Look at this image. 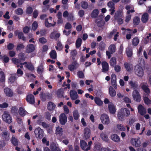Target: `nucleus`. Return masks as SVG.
<instances>
[{
  "instance_id": "1",
  "label": "nucleus",
  "mask_w": 151,
  "mask_h": 151,
  "mask_svg": "<svg viewBox=\"0 0 151 151\" xmlns=\"http://www.w3.org/2000/svg\"><path fill=\"white\" fill-rule=\"evenodd\" d=\"M130 114V111L126 108H122L118 112L117 117L120 121H123L125 116H128Z\"/></svg>"
},
{
  "instance_id": "2",
  "label": "nucleus",
  "mask_w": 151,
  "mask_h": 151,
  "mask_svg": "<svg viewBox=\"0 0 151 151\" xmlns=\"http://www.w3.org/2000/svg\"><path fill=\"white\" fill-rule=\"evenodd\" d=\"M135 74L140 77H142L144 75V72L142 68L138 65H136L134 68Z\"/></svg>"
},
{
  "instance_id": "3",
  "label": "nucleus",
  "mask_w": 151,
  "mask_h": 151,
  "mask_svg": "<svg viewBox=\"0 0 151 151\" xmlns=\"http://www.w3.org/2000/svg\"><path fill=\"white\" fill-rule=\"evenodd\" d=\"M2 118L4 122L8 124H10L12 122V117L7 112H4L2 115Z\"/></svg>"
},
{
  "instance_id": "4",
  "label": "nucleus",
  "mask_w": 151,
  "mask_h": 151,
  "mask_svg": "<svg viewBox=\"0 0 151 151\" xmlns=\"http://www.w3.org/2000/svg\"><path fill=\"white\" fill-rule=\"evenodd\" d=\"M35 137L37 138H42L43 136L44 132L40 127L36 128L34 131Z\"/></svg>"
},
{
  "instance_id": "5",
  "label": "nucleus",
  "mask_w": 151,
  "mask_h": 151,
  "mask_svg": "<svg viewBox=\"0 0 151 151\" xmlns=\"http://www.w3.org/2000/svg\"><path fill=\"white\" fill-rule=\"evenodd\" d=\"M132 96L134 101L139 102L141 101V96L137 90H134L132 93Z\"/></svg>"
},
{
  "instance_id": "6",
  "label": "nucleus",
  "mask_w": 151,
  "mask_h": 151,
  "mask_svg": "<svg viewBox=\"0 0 151 151\" xmlns=\"http://www.w3.org/2000/svg\"><path fill=\"white\" fill-rule=\"evenodd\" d=\"M67 116L64 113L61 114L59 116V122L62 125H64L67 122Z\"/></svg>"
},
{
  "instance_id": "7",
  "label": "nucleus",
  "mask_w": 151,
  "mask_h": 151,
  "mask_svg": "<svg viewBox=\"0 0 151 151\" xmlns=\"http://www.w3.org/2000/svg\"><path fill=\"white\" fill-rule=\"evenodd\" d=\"M26 100L30 104H34L35 103V97L32 94L27 95L26 97Z\"/></svg>"
},
{
  "instance_id": "8",
  "label": "nucleus",
  "mask_w": 151,
  "mask_h": 151,
  "mask_svg": "<svg viewBox=\"0 0 151 151\" xmlns=\"http://www.w3.org/2000/svg\"><path fill=\"white\" fill-rule=\"evenodd\" d=\"M80 145L82 149L85 151H87L90 149V147L88 146L87 143L84 140H80Z\"/></svg>"
},
{
  "instance_id": "9",
  "label": "nucleus",
  "mask_w": 151,
  "mask_h": 151,
  "mask_svg": "<svg viewBox=\"0 0 151 151\" xmlns=\"http://www.w3.org/2000/svg\"><path fill=\"white\" fill-rule=\"evenodd\" d=\"M101 120L103 124H108L109 123V116L106 114H103L101 115Z\"/></svg>"
},
{
  "instance_id": "10",
  "label": "nucleus",
  "mask_w": 151,
  "mask_h": 151,
  "mask_svg": "<svg viewBox=\"0 0 151 151\" xmlns=\"http://www.w3.org/2000/svg\"><path fill=\"white\" fill-rule=\"evenodd\" d=\"M79 66V64L76 61H73L72 64L69 65L68 66V69L71 71H73L74 70L77 69Z\"/></svg>"
},
{
  "instance_id": "11",
  "label": "nucleus",
  "mask_w": 151,
  "mask_h": 151,
  "mask_svg": "<svg viewBox=\"0 0 151 151\" xmlns=\"http://www.w3.org/2000/svg\"><path fill=\"white\" fill-rule=\"evenodd\" d=\"M14 34L15 36H18L19 39H22L23 41H26V37L24 36L22 32H19L18 30H16L14 32Z\"/></svg>"
},
{
  "instance_id": "12",
  "label": "nucleus",
  "mask_w": 151,
  "mask_h": 151,
  "mask_svg": "<svg viewBox=\"0 0 151 151\" xmlns=\"http://www.w3.org/2000/svg\"><path fill=\"white\" fill-rule=\"evenodd\" d=\"M4 91L6 96L9 97L13 96L14 93L10 88L7 87L4 89Z\"/></svg>"
},
{
  "instance_id": "13",
  "label": "nucleus",
  "mask_w": 151,
  "mask_h": 151,
  "mask_svg": "<svg viewBox=\"0 0 151 151\" xmlns=\"http://www.w3.org/2000/svg\"><path fill=\"white\" fill-rule=\"evenodd\" d=\"M101 64L102 71L104 73H106L109 70V65L108 63L106 61H104L102 62Z\"/></svg>"
},
{
  "instance_id": "14",
  "label": "nucleus",
  "mask_w": 151,
  "mask_h": 151,
  "mask_svg": "<svg viewBox=\"0 0 151 151\" xmlns=\"http://www.w3.org/2000/svg\"><path fill=\"white\" fill-rule=\"evenodd\" d=\"M91 135L90 130L88 128H85L84 129L83 138L86 140L89 138Z\"/></svg>"
},
{
  "instance_id": "15",
  "label": "nucleus",
  "mask_w": 151,
  "mask_h": 151,
  "mask_svg": "<svg viewBox=\"0 0 151 151\" xmlns=\"http://www.w3.org/2000/svg\"><path fill=\"white\" fill-rule=\"evenodd\" d=\"M138 113L141 115H144L146 112V109L142 105H139L138 107Z\"/></svg>"
},
{
  "instance_id": "16",
  "label": "nucleus",
  "mask_w": 151,
  "mask_h": 151,
  "mask_svg": "<svg viewBox=\"0 0 151 151\" xmlns=\"http://www.w3.org/2000/svg\"><path fill=\"white\" fill-rule=\"evenodd\" d=\"M108 109L110 113L112 114L115 113L116 111V108L114 104L110 102L108 104Z\"/></svg>"
},
{
  "instance_id": "17",
  "label": "nucleus",
  "mask_w": 151,
  "mask_h": 151,
  "mask_svg": "<svg viewBox=\"0 0 151 151\" xmlns=\"http://www.w3.org/2000/svg\"><path fill=\"white\" fill-rule=\"evenodd\" d=\"M35 50V46L33 44H30L27 45L26 48V52L30 53L33 52Z\"/></svg>"
},
{
  "instance_id": "18",
  "label": "nucleus",
  "mask_w": 151,
  "mask_h": 151,
  "mask_svg": "<svg viewBox=\"0 0 151 151\" xmlns=\"http://www.w3.org/2000/svg\"><path fill=\"white\" fill-rule=\"evenodd\" d=\"M2 138L4 141H7L9 139L10 134L7 131H3L1 133Z\"/></svg>"
},
{
  "instance_id": "19",
  "label": "nucleus",
  "mask_w": 151,
  "mask_h": 151,
  "mask_svg": "<svg viewBox=\"0 0 151 151\" xmlns=\"http://www.w3.org/2000/svg\"><path fill=\"white\" fill-rule=\"evenodd\" d=\"M141 88L143 90L144 92L146 93L147 96L149 95L150 93V90L149 88L148 87L147 84L142 85Z\"/></svg>"
},
{
  "instance_id": "20",
  "label": "nucleus",
  "mask_w": 151,
  "mask_h": 151,
  "mask_svg": "<svg viewBox=\"0 0 151 151\" xmlns=\"http://www.w3.org/2000/svg\"><path fill=\"white\" fill-rule=\"evenodd\" d=\"M70 93V98L72 100H75L77 99L78 94L76 91L71 90Z\"/></svg>"
},
{
  "instance_id": "21",
  "label": "nucleus",
  "mask_w": 151,
  "mask_h": 151,
  "mask_svg": "<svg viewBox=\"0 0 151 151\" xmlns=\"http://www.w3.org/2000/svg\"><path fill=\"white\" fill-rule=\"evenodd\" d=\"M55 104L51 101H50L48 102L47 108L48 110L52 111L55 109Z\"/></svg>"
},
{
  "instance_id": "22",
  "label": "nucleus",
  "mask_w": 151,
  "mask_h": 151,
  "mask_svg": "<svg viewBox=\"0 0 151 151\" xmlns=\"http://www.w3.org/2000/svg\"><path fill=\"white\" fill-rule=\"evenodd\" d=\"M149 17V15L147 13H145L143 14L141 18V20L143 23L146 22L148 19Z\"/></svg>"
},
{
  "instance_id": "23",
  "label": "nucleus",
  "mask_w": 151,
  "mask_h": 151,
  "mask_svg": "<svg viewBox=\"0 0 151 151\" xmlns=\"http://www.w3.org/2000/svg\"><path fill=\"white\" fill-rule=\"evenodd\" d=\"M19 113L21 116H24L27 114V112L23 107H21L19 108Z\"/></svg>"
},
{
  "instance_id": "24",
  "label": "nucleus",
  "mask_w": 151,
  "mask_h": 151,
  "mask_svg": "<svg viewBox=\"0 0 151 151\" xmlns=\"http://www.w3.org/2000/svg\"><path fill=\"white\" fill-rule=\"evenodd\" d=\"M109 94L111 97H114L116 95V92L113 88L110 86L109 88Z\"/></svg>"
},
{
  "instance_id": "25",
  "label": "nucleus",
  "mask_w": 151,
  "mask_h": 151,
  "mask_svg": "<svg viewBox=\"0 0 151 151\" xmlns=\"http://www.w3.org/2000/svg\"><path fill=\"white\" fill-rule=\"evenodd\" d=\"M12 143L14 146H16L18 145V141L16 138L13 135L10 139Z\"/></svg>"
},
{
  "instance_id": "26",
  "label": "nucleus",
  "mask_w": 151,
  "mask_h": 151,
  "mask_svg": "<svg viewBox=\"0 0 151 151\" xmlns=\"http://www.w3.org/2000/svg\"><path fill=\"white\" fill-rule=\"evenodd\" d=\"M99 11L98 9H96L93 10L92 12L91 16L92 18H96L98 16Z\"/></svg>"
},
{
  "instance_id": "27",
  "label": "nucleus",
  "mask_w": 151,
  "mask_h": 151,
  "mask_svg": "<svg viewBox=\"0 0 151 151\" xmlns=\"http://www.w3.org/2000/svg\"><path fill=\"white\" fill-rule=\"evenodd\" d=\"M123 14L122 12L121 11H117L115 13L114 18L115 19H118L119 18H122Z\"/></svg>"
},
{
  "instance_id": "28",
  "label": "nucleus",
  "mask_w": 151,
  "mask_h": 151,
  "mask_svg": "<svg viewBox=\"0 0 151 151\" xmlns=\"http://www.w3.org/2000/svg\"><path fill=\"white\" fill-rule=\"evenodd\" d=\"M80 5L81 7L83 9H87L89 6L88 3L85 1H81L80 3Z\"/></svg>"
},
{
  "instance_id": "29",
  "label": "nucleus",
  "mask_w": 151,
  "mask_h": 151,
  "mask_svg": "<svg viewBox=\"0 0 151 151\" xmlns=\"http://www.w3.org/2000/svg\"><path fill=\"white\" fill-rule=\"evenodd\" d=\"M50 148L52 151H61L60 149L57 147L56 145L54 143L50 145Z\"/></svg>"
},
{
  "instance_id": "30",
  "label": "nucleus",
  "mask_w": 151,
  "mask_h": 151,
  "mask_svg": "<svg viewBox=\"0 0 151 151\" xmlns=\"http://www.w3.org/2000/svg\"><path fill=\"white\" fill-rule=\"evenodd\" d=\"M129 83L131 87L134 90L137 88L138 87V83L137 82H133L132 81H131L129 82Z\"/></svg>"
},
{
  "instance_id": "31",
  "label": "nucleus",
  "mask_w": 151,
  "mask_h": 151,
  "mask_svg": "<svg viewBox=\"0 0 151 151\" xmlns=\"http://www.w3.org/2000/svg\"><path fill=\"white\" fill-rule=\"evenodd\" d=\"M50 57L52 59H55L57 58V53L55 50H52L49 53Z\"/></svg>"
},
{
  "instance_id": "32",
  "label": "nucleus",
  "mask_w": 151,
  "mask_h": 151,
  "mask_svg": "<svg viewBox=\"0 0 151 151\" xmlns=\"http://www.w3.org/2000/svg\"><path fill=\"white\" fill-rule=\"evenodd\" d=\"M111 138L113 141L115 142H118L120 140L119 136L116 134H113L111 136Z\"/></svg>"
},
{
  "instance_id": "33",
  "label": "nucleus",
  "mask_w": 151,
  "mask_h": 151,
  "mask_svg": "<svg viewBox=\"0 0 151 151\" xmlns=\"http://www.w3.org/2000/svg\"><path fill=\"white\" fill-rule=\"evenodd\" d=\"M56 23V22H54L53 24L49 23L48 22V19L47 18H46L45 19V26L47 27H50L51 26L54 27Z\"/></svg>"
},
{
  "instance_id": "34",
  "label": "nucleus",
  "mask_w": 151,
  "mask_h": 151,
  "mask_svg": "<svg viewBox=\"0 0 151 151\" xmlns=\"http://www.w3.org/2000/svg\"><path fill=\"white\" fill-rule=\"evenodd\" d=\"M110 65L112 67H114L116 63V59L115 57H112L109 62Z\"/></svg>"
},
{
  "instance_id": "35",
  "label": "nucleus",
  "mask_w": 151,
  "mask_h": 151,
  "mask_svg": "<svg viewBox=\"0 0 151 151\" xmlns=\"http://www.w3.org/2000/svg\"><path fill=\"white\" fill-rule=\"evenodd\" d=\"M94 100L95 103L98 106H101L103 104L102 101L99 97H95L94 98Z\"/></svg>"
},
{
  "instance_id": "36",
  "label": "nucleus",
  "mask_w": 151,
  "mask_h": 151,
  "mask_svg": "<svg viewBox=\"0 0 151 151\" xmlns=\"http://www.w3.org/2000/svg\"><path fill=\"white\" fill-rule=\"evenodd\" d=\"M44 68L42 64H41L37 68V72L40 74H41L43 72Z\"/></svg>"
},
{
  "instance_id": "37",
  "label": "nucleus",
  "mask_w": 151,
  "mask_h": 151,
  "mask_svg": "<svg viewBox=\"0 0 151 151\" xmlns=\"http://www.w3.org/2000/svg\"><path fill=\"white\" fill-rule=\"evenodd\" d=\"M116 50L115 45L114 44H111L109 46L108 48V50L111 54L114 53L115 52Z\"/></svg>"
},
{
  "instance_id": "38",
  "label": "nucleus",
  "mask_w": 151,
  "mask_h": 151,
  "mask_svg": "<svg viewBox=\"0 0 151 151\" xmlns=\"http://www.w3.org/2000/svg\"><path fill=\"white\" fill-rule=\"evenodd\" d=\"M73 115L75 120H78L79 117V114L77 110H75L73 111Z\"/></svg>"
},
{
  "instance_id": "39",
  "label": "nucleus",
  "mask_w": 151,
  "mask_h": 151,
  "mask_svg": "<svg viewBox=\"0 0 151 151\" xmlns=\"http://www.w3.org/2000/svg\"><path fill=\"white\" fill-rule=\"evenodd\" d=\"M124 66L127 71H129L131 70L132 67L129 63H125L124 64Z\"/></svg>"
},
{
  "instance_id": "40",
  "label": "nucleus",
  "mask_w": 151,
  "mask_h": 151,
  "mask_svg": "<svg viewBox=\"0 0 151 151\" xmlns=\"http://www.w3.org/2000/svg\"><path fill=\"white\" fill-rule=\"evenodd\" d=\"M82 42V40L80 38H78L77 39L76 43V48H78L81 46Z\"/></svg>"
},
{
  "instance_id": "41",
  "label": "nucleus",
  "mask_w": 151,
  "mask_h": 151,
  "mask_svg": "<svg viewBox=\"0 0 151 151\" xmlns=\"http://www.w3.org/2000/svg\"><path fill=\"white\" fill-rule=\"evenodd\" d=\"M33 10L31 6H28L26 9V13L28 14L29 16H30L33 12Z\"/></svg>"
},
{
  "instance_id": "42",
  "label": "nucleus",
  "mask_w": 151,
  "mask_h": 151,
  "mask_svg": "<svg viewBox=\"0 0 151 151\" xmlns=\"http://www.w3.org/2000/svg\"><path fill=\"white\" fill-rule=\"evenodd\" d=\"M139 40L137 37H135L132 40V45L134 46H137L139 44Z\"/></svg>"
},
{
  "instance_id": "43",
  "label": "nucleus",
  "mask_w": 151,
  "mask_h": 151,
  "mask_svg": "<svg viewBox=\"0 0 151 151\" xmlns=\"http://www.w3.org/2000/svg\"><path fill=\"white\" fill-rule=\"evenodd\" d=\"M5 75L4 72L3 71L0 72V81L1 82H3L5 81Z\"/></svg>"
},
{
  "instance_id": "44",
  "label": "nucleus",
  "mask_w": 151,
  "mask_h": 151,
  "mask_svg": "<svg viewBox=\"0 0 151 151\" xmlns=\"http://www.w3.org/2000/svg\"><path fill=\"white\" fill-rule=\"evenodd\" d=\"M140 21L139 18L138 17H135L133 19V22L134 25H138Z\"/></svg>"
},
{
  "instance_id": "45",
  "label": "nucleus",
  "mask_w": 151,
  "mask_h": 151,
  "mask_svg": "<svg viewBox=\"0 0 151 151\" xmlns=\"http://www.w3.org/2000/svg\"><path fill=\"white\" fill-rule=\"evenodd\" d=\"M134 142H133V145L136 147H139L141 144V142L139 140L137 139H134Z\"/></svg>"
},
{
  "instance_id": "46",
  "label": "nucleus",
  "mask_w": 151,
  "mask_h": 151,
  "mask_svg": "<svg viewBox=\"0 0 151 151\" xmlns=\"http://www.w3.org/2000/svg\"><path fill=\"white\" fill-rule=\"evenodd\" d=\"M144 101L145 104L147 105L151 104V101L149 99L147 96H145L143 97Z\"/></svg>"
},
{
  "instance_id": "47",
  "label": "nucleus",
  "mask_w": 151,
  "mask_h": 151,
  "mask_svg": "<svg viewBox=\"0 0 151 151\" xmlns=\"http://www.w3.org/2000/svg\"><path fill=\"white\" fill-rule=\"evenodd\" d=\"M40 96L42 101H46L47 97L46 93L43 92H41L40 94Z\"/></svg>"
},
{
  "instance_id": "48",
  "label": "nucleus",
  "mask_w": 151,
  "mask_h": 151,
  "mask_svg": "<svg viewBox=\"0 0 151 151\" xmlns=\"http://www.w3.org/2000/svg\"><path fill=\"white\" fill-rule=\"evenodd\" d=\"M63 133V129L62 128L58 127L56 128V134H57L62 135Z\"/></svg>"
},
{
  "instance_id": "49",
  "label": "nucleus",
  "mask_w": 151,
  "mask_h": 151,
  "mask_svg": "<svg viewBox=\"0 0 151 151\" xmlns=\"http://www.w3.org/2000/svg\"><path fill=\"white\" fill-rule=\"evenodd\" d=\"M105 47V44L103 42H100L99 45V48L101 51L103 50Z\"/></svg>"
},
{
  "instance_id": "50",
  "label": "nucleus",
  "mask_w": 151,
  "mask_h": 151,
  "mask_svg": "<svg viewBox=\"0 0 151 151\" xmlns=\"http://www.w3.org/2000/svg\"><path fill=\"white\" fill-rule=\"evenodd\" d=\"M32 29L33 31H35L37 28L38 24L36 21H34L32 24Z\"/></svg>"
},
{
  "instance_id": "51",
  "label": "nucleus",
  "mask_w": 151,
  "mask_h": 151,
  "mask_svg": "<svg viewBox=\"0 0 151 151\" xmlns=\"http://www.w3.org/2000/svg\"><path fill=\"white\" fill-rule=\"evenodd\" d=\"M126 53L127 56L129 58L131 57L132 55V50L131 49H128L126 50Z\"/></svg>"
},
{
  "instance_id": "52",
  "label": "nucleus",
  "mask_w": 151,
  "mask_h": 151,
  "mask_svg": "<svg viewBox=\"0 0 151 151\" xmlns=\"http://www.w3.org/2000/svg\"><path fill=\"white\" fill-rule=\"evenodd\" d=\"M117 127L119 130L121 131H124L126 130V128L124 126L121 124H118Z\"/></svg>"
},
{
  "instance_id": "53",
  "label": "nucleus",
  "mask_w": 151,
  "mask_h": 151,
  "mask_svg": "<svg viewBox=\"0 0 151 151\" xmlns=\"http://www.w3.org/2000/svg\"><path fill=\"white\" fill-rule=\"evenodd\" d=\"M19 58L20 60L24 61L25 59V57L24 56V53L21 52L19 53L18 55Z\"/></svg>"
},
{
  "instance_id": "54",
  "label": "nucleus",
  "mask_w": 151,
  "mask_h": 151,
  "mask_svg": "<svg viewBox=\"0 0 151 151\" xmlns=\"http://www.w3.org/2000/svg\"><path fill=\"white\" fill-rule=\"evenodd\" d=\"M17 110L18 109L16 106L12 107L11 109V113L14 114L15 115L17 113Z\"/></svg>"
},
{
  "instance_id": "55",
  "label": "nucleus",
  "mask_w": 151,
  "mask_h": 151,
  "mask_svg": "<svg viewBox=\"0 0 151 151\" xmlns=\"http://www.w3.org/2000/svg\"><path fill=\"white\" fill-rule=\"evenodd\" d=\"M24 46L22 43L19 44H18L16 48L17 51H21L22 49L24 48Z\"/></svg>"
},
{
  "instance_id": "56",
  "label": "nucleus",
  "mask_w": 151,
  "mask_h": 151,
  "mask_svg": "<svg viewBox=\"0 0 151 151\" xmlns=\"http://www.w3.org/2000/svg\"><path fill=\"white\" fill-rule=\"evenodd\" d=\"M15 13L18 15H22L23 13L22 9L21 8H19L15 10Z\"/></svg>"
},
{
  "instance_id": "57",
  "label": "nucleus",
  "mask_w": 151,
  "mask_h": 151,
  "mask_svg": "<svg viewBox=\"0 0 151 151\" xmlns=\"http://www.w3.org/2000/svg\"><path fill=\"white\" fill-rule=\"evenodd\" d=\"M100 137L101 138L105 141H107L108 140V137H107L106 134L104 133H102L100 134Z\"/></svg>"
},
{
  "instance_id": "58",
  "label": "nucleus",
  "mask_w": 151,
  "mask_h": 151,
  "mask_svg": "<svg viewBox=\"0 0 151 151\" xmlns=\"http://www.w3.org/2000/svg\"><path fill=\"white\" fill-rule=\"evenodd\" d=\"M63 93L60 90H58L57 93V96L59 98H61L63 97Z\"/></svg>"
},
{
  "instance_id": "59",
  "label": "nucleus",
  "mask_w": 151,
  "mask_h": 151,
  "mask_svg": "<svg viewBox=\"0 0 151 151\" xmlns=\"http://www.w3.org/2000/svg\"><path fill=\"white\" fill-rule=\"evenodd\" d=\"M26 67L29 70L33 71L34 70V68L33 65L31 64H27L26 65Z\"/></svg>"
},
{
  "instance_id": "60",
  "label": "nucleus",
  "mask_w": 151,
  "mask_h": 151,
  "mask_svg": "<svg viewBox=\"0 0 151 151\" xmlns=\"http://www.w3.org/2000/svg\"><path fill=\"white\" fill-rule=\"evenodd\" d=\"M51 116L50 114L48 111H46L45 113V118L48 120L50 119Z\"/></svg>"
},
{
  "instance_id": "61",
  "label": "nucleus",
  "mask_w": 151,
  "mask_h": 151,
  "mask_svg": "<svg viewBox=\"0 0 151 151\" xmlns=\"http://www.w3.org/2000/svg\"><path fill=\"white\" fill-rule=\"evenodd\" d=\"M38 122L39 125H40V124L41 123V125L44 128H48L49 127V126L48 125V124H47L46 122H40L39 121H38Z\"/></svg>"
},
{
  "instance_id": "62",
  "label": "nucleus",
  "mask_w": 151,
  "mask_h": 151,
  "mask_svg": "<svg viewBox=\"0 0 151 151\" xmlns=\"http://www.w3.org/2000/svg\"><path fill=\"white\" fill-rule=\"evenodd\" d=\"M108 6L111 8V9H115L114 4L111 1L109 2L107 4Z\"/></svg>"
},
{
  "instance_id": "63",
  "label": "nucleus",
  "mask_w": 151,
  "mask_h": 151,
  "mask_svg": "<svg viewBox=\"0 0 151 151\" xmlns=\"http://www.w3.org/2000/svg\"><path fill=\"white\" fill-rule=\"evenodd\" d=\"M39 41L42 44H45L47 42L46 39L44 37L40 38L39 39Z\"/></svg>"
},
{
  "instance_id": "64",
  "label": "nucleus",
  "mask_w": 151,
  "mask_h": 151,
  "mask_svg": "<svg viewBox=\"0 0 151 151\" xmlns=\"http://www.w3.org/2000/svg\"><path fill=\"white\" fill-rule=\"evenodd\" d=\"M30 30L29 27L28 26H25L23 28V32L25 34L28 33Z\"/></svg>"
}]
</instances>
